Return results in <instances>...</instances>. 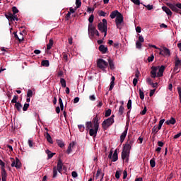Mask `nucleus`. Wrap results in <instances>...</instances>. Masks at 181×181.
Segmentation results:
<instances>
[{
	"label": "nucleus",
	"mask_w": 181,
	"mask_h": 181,
	"mask_svg": "<svg viewBox=\"0 0 181 181\" xmlns=\"http://www.w3.org/2000/svg\"><path fill=\"white\" fill-rule=\"evenodd\" d=\"M110 17L111 19H115V23H116V27L117 29H122L124 26V16L121 13H119L117 10L113 11L111 12Z\"/></svg>",
	"instance_id": "obj_1"
},
{
	"label": "nucleus",
	"mask_w": 181,
	"mask_h": 181,
	"mask_svg": "<svg viewBox=\"0 0 181 181\" xmlns=\"http://www.w3.org/2000/svg\"><path fill=\"white\" fill-rule=\"evenodd\" d=\"M86 131H89V135L95 138L97 136V132H98V127H94L93 122H86Z\"/></svg>",
	"instance_id": "obj_2"
},
{
	"label": "nucleus",
	"mask_w": 181,
	"mask_h": 181,
	"mask_svg": "<svg viewBox=\"0 0 181 181\" xmlns=\"http://www.w3.org/2000/svg\"><path fill=\"white\" fill-rule=\"evenodd\" d=\"M167 6H168L173 12H175L176 13H180L181 12L180 10L181 9V3H177L176 4L168 3Z\"/></svg>",
	"instance_id": "obj_3"
},
{
	"label": "nucleus",
	"mask_w": 181,
	"mask_h": 181,
	"mask_svg": "<svg viewBox=\"0 0 181 181\" xmlns=\"http://www.w3.org/2000/svg\"><path fill=\"white\" fill-rule=\"evenodd\" d=\"M97 66L99 69H100V70L105 71V69L108 67V62L103 59H99L97 61Z\"/></svg>",
	"instance_id": "obj_4"
},
{
	"label": "nucleus",
	"mask_w": 181,
	"mask_h": 181,
	"mask_svg": "<svg viewBox=\"0 0 181 181\" xmlns=\"http://www.w3.org/2000/svg\"><path fill=\"white\" fill-rule=\"evenodd\" d=\"M114 124V119L107 118L105 120H104L102 123V127L103 129L105 131L109 128V127H111Z\"/></svg>",
	"instance_id": "obj_5"
},
{
	"label": "nucleus",
	"mask_w": 181,
	"mask_h": 181,
	"mask_svg": "<svg viewBox=\"0 0 181 181\" xmlns=\"http://www.w3.org/2000/svg\"><path fill=\"white\" fill-rule=\"evenodd\" d=\"M5 17L6 18V19H8V21H9V22H15V21L18 22V21H19V18H18V16H16V14H13L12 13L8 12L6 13Z\"/></svg>",
	"instance_id": "obj_6"
},
{
	"label": "nucleus",
	"mask_w": 181,
	"mask_h": 181,
	"mask_svg": "<svg viewBox=\"0 0 181 181\" xmlns=\"http://www.w3.org/2000/svg\"><path fill=\"white\" fill-rule=\"evenodd\" d=\"M5 17L6 18V19H8V21H9V22H15V21L18 22V21H19V18H18V16H16V14H13L12 13L8 12L6 13Z\"/></svg>",
	"instance_id": "obj_7"
},
{
	"label": "nucleus",
	"mask_w": 181,
	"mask_h": 181,
	"mask_svg": "<svg viewBox=\"0 0 181 181\" xmlns=\"http://www.w3.org/2000/svg\"><path fill=\"white\" fill-rule=\"evenodd\" d=\"M11 160L12 161L11 163V166L12 168H16V169H21V168H22V163H21V160H19V158H16V160L15 159L11 158Z\"/></svg>",
	"instance_id": "obj_8"
},
{
	"label": "nucleus",
	"mask_w": 181,
	"mask_h": 181,
	"mask_svg": "<svg viewBox=\"0 0 181 181\" xmlns=\"http://www.w3.org/2000/svg\"><path fill=\"white\" fill-rule=\"evenodd\" d=\"M109 159L112 160V162H117L118 160V152L117 150L115 151L112 154V151H110L108 155Z\"/></svg>",
	"instance_id": "obj_9"
},
{
	"label": "nucleus",
	"mask_w": 181,
	"mask_h": 181,
	"mask_svg": "<svg viewBox=\"0 0 181 181\" xmlns=\"http://www.w3.org/2000/svg\"><path fill=\"white\" fill-rule=\"evenodd\" d=\"M107 28L108 27H105V25H103L102 22H100L98 24V30H100V32H101V33H104V37H105V36H107Z\"/></svg>",
	"instance_id": "obj_10"
},
{
	"label": "nucleus",
	"mask_w": 181,
	"mask_h": 181,
	"mask_svg": "<svg viewBox=\"0 0 181 181\" xmlns=\"http://www.w3.org/2000/svg\"><path fill=\"white\" fill-rule=\"evenodd\" d=\"M100 119H101V116L96 115V116L93 118V119L92 121V124H93V127L100 128V122H98V121H100Z\"/></svg>",
	"instance_id": "obj_11"
},
{
	"label": "nucleus",
	"mask_w": 181,
	"mask_h": 181,
	"mask_svg": "<svg viewBox=\"0 0 181 181\" xmlns=\"http://www.w3.org/2000/svg\"><path fill=\"white\" fill-rule=\"evenodd\" d=\"M158 69H159V66L151 67V74L152 78H156V77H158V74H156V71H158Z\"/></svg>",
	"instance_id": "obj_12"
},
{
	"label": "nucleus",
	"mask_w": 181,
	"mask_h": 181,
	"mask_svg": "<svg viewBox=\"0 0 181 181\" xmlns=\"http://www.w3.org/2000/svg\"><path fill=\"white\" fill-rule=\"evenodd\" d=\"M179 67L181 68V60L177 59L175 62V67L173 71H176V73H179Z\"/></svg>",
	"instance_id": "obj_13"
},
{
	"label": "nucleus",
	"mask_w": 181,
	"mask_h": 181,
	"mask_svg": "<svg viewBox=\"0 0 181 181\" xmlns=\"http://www.w3.org/2000/svg\"><path fill=\"white\" fill-rule=\"evenodd\" d=\"M165 69H166V66L164 65L159 66L158 72L157 73V77H163V72L165 71Z\"/></svg>",
	"instance_id": "obj_14"
},
{
	"label": "nucleus",
	"mask_w": 181,
	"mask_h": 181,
	"mask_svg": "<svg viewBox=\"0 0 181 181\" xmlns=\"http://www.w3.org/2000/svg\"><path fill=\"white\" fill-rule=\"evenodd\" d=\"M57 170H58L59 173H62L63 171V161L62 159H59L57 165Z\"/></svg>",
	"instance_id": "obj_15"
},
{
	"label": "nucleus",
	"mask_w": 181,
	"mask_h": 181,
	"mask_svg": "<svg viewBox=\"0 0 181 181\" xmlns=\"http://www.w3.org/2000/svg\"><path fill=\"white\" fill-rule=\"evenodd\" d=\"M127 134H128V127H126L125 130L122 133L120 136L121 144H122V142H124L125 140V138H127Z\"/></svg>",
	"instance_id": "obj_16"
},
{
	"label": "nucleus",
	"mask_w": 181,
	"mask_h": 181,
	"mask_svg": "<svg viewBox=\"0 0 181 181\" xmlns=\"http://www.w3.org/2000/svg\"><path fill=\"white\" fill-rule=\"evenodd\" d=\"M122 159L125 160V162L128 163L129 160V153H124L122 151Z\"/></svg>",
	"instance_id": "obj_17"
},
{
	"label": "nucleus",
	"mask_w": 181,
	"mask_h": 181,
	"mask_svg": "<svg viewBox=\"0 0 181 181\" xmlns=\"http://www.w3.org/2000/svg\"><path fill=\"white\" fill-rule=\"evenodd\" d=\"M99 50L103 53V54H105L108 52V47H105L104 45H101L99 46Z\"/></svg>",
	"instance_id": "obj_18"
},
{
	"label": "nucleus",
	"mask_w": 181,
	"mask_h": 181,
	"mask_svg": "<svg viewBox=\"0 0 181 181\" xmlns=\"http://www.w3.org/2000/svg\"><path fill=\"white\" fill-rule=\"evenodd\" d=\"M122 152H124L126 153H130L131 146L128 144H124L122 148Z\"/></svg>",
	"instance_id": "obj_19"
},
{
	"label": "nucleus",
	"mask_w": 181,
	"mask_h": 181,
	"mask_svg": "<svg viewBox=\"0 0 181 181\" xmlns=\"http://www.w3.org/2000/svg\"><path fill=\"white\" fill-rule=\"evenodd\" d=\"M162 9L164 12H165V13L168 16H172V11H170V9L169 8H168L167 6H163Z\"/></svg>",
	"instance_id": "obj_20"
},
{
	"label": "nucleus",
	"mask_w": 181,
	"mask_h": 181,
	"mask_svg": "<svg viewBox=\"0 0 181 181\" xmlns=\"http://www.w3.org/2000/svg\"><path fill=\"white\" fill-rule=\"evenodd\" d=\"M165 124L167 125H175L176 124V119H175L174 117H171L170 119L165 122Z\"/></svg>",
	"instance_id": "obj_21"
},
{
	"label": "nucleus",
	"mask_w": 181,
	"mask_h": 181,
	"mask_svg": "<svg viewBox=\"0 0 181 181\" xmlns=\"http://www.w3.org/2000/svg\"><path fill=\"white\" fill-rule=\"evenodd\" d=\"M107 61L110 70H114V69H115V66L114 65V61H112V59H111V58L110 57L107 59Z\"/></svg>",
	"instance_id": "obj_22"
},
{
	"label": "nucleus",
	"mask_w": 181,
	"mask_h": 181,
	"mask_svg": "<svg viewBox=\"0 0 181 181\" xmlns=\"http://www.w3.org/2000/svg\"><path fill=\"white\" fill-rule=\"evenodd\" d=\"M45 153L47 155V159H52L54 155H56V153H52L50 150L47 149L45 151Z\"/></svg>",
	"instance_id": "obj_23"
},
{
	"label": "nucleus",
	"mask_w": 181,
	"mask_h": 181,
	"mask_svg": "<svg viewBox=\"0 0 181 181\" xmlns=\"http://www.w3.org/2000/svg\"><path fill=\"white\" fill-rule=\"evenodd\" d=\"M163 52L164 53V56H170V50L165 47H163Z\"/></svg>",
	"instance_id": "obj_24"
},
{
	"label": "nucleus",
	"mask_w": 181,
	"mask_h": 181,
	"mask_svg": "<svg viewBox=\"0 0 181 181\" xmlns=\"http://www.w3.org/2000/svg\"><path fill=\"white\" fill-rule=\"evenodd\" d=\"M46 139L49 144H53V139H52V136H50L49 132L46 133Z\"/></svg>",
	"instance_id": "obj_25"
},
{
	"label": "nucleus",
	"mask_w": 181,
	"mask_h": 181,
	"mask_svg": "<svg viewBox=\"0 0 181 181\" xmlns=\"http://www.w3.org/2000/svg\"><path fill=\"white\" fill-rule=\"evenodd\" d=\"M14 107L15 108H16L18 112H21V110H22V104L21 103L18 102L17 103H15Z\"/></svg>",
	"instance_id": "obj_26"
},
{
	"label": "nucleus",
	"mask_w": 181,
	"mask_h": 181,
	"mask_svg": "<svg viewBox=\"0 0 181 181\" xmlns=\"http://www.w3.org/2000/svg\"><path fill=\"white\" fill-rule=\"evenodd\" d=\"M53 40L50 39L49 40V42L47 45V50H50V49H52V47H53Z\"/></svg>",
	"instance_id": "obj_27"
},
{
	"label": "nucleus",
	"mask_w": 181,
	"mask_h": 181,
	"mask_svg": "<svg viewBox=\"0 0 181 181\" xmlns=\"http://www.w3.org/2000/svg\"><path fill=\"white\" fill-rule=\"evenodd\" d=\"M75 144L74 142H72L71 144H69V146H68V148L66 150V153L69 154L71 153V146H74Z\"/></svg>",
	"instance_id": "obj_28"
},
{
	"label": "nucleus",
	"mask_w": 181,
	"mask_h": 181,
	"mask_svg": "<svg viewBox=\"0 0 181 181\" xmlns=\"http://www.w3.org/2000/svg\"><path fill=\"white\" fill-rule=\"evenodd\" d=\"M91 35L94 36V35H96V36H100V33H98V30L95 28H91Z\"/></svg>",
	"instance_id": "obj_29"
},
{
	"label": "nucleus",
	"mask_w": 181,
	"mask_h": 181,
	"mask_svg": "<svg viewBox=\"0 0 181 181\" xmlns=\"http://www.w3.org/2000/svg\"><path fill=\"white\" fill-rule=\"evenodd\" d=\"M41 64L44 67H49V66L50 65L49 60H42Z\"/></svg>",
	"instance_id": "obj_30"
},
{
	"label": "nucleus",
	"mask_w": 181,
	"mask_h": 181,
	"mask_svg": "<svg viewBox=\"0 0 181 181\" xmlns=\"http://www.w3.org/2000/svg\"><path fill=\"white\" fill-rule=\"evenodd\" d=\"M18 100H19V97L18 95H14L11 100L12 104H16V103H19V102H18Z\"/></svg>",
	"instance_id": "obj_31"
},
{
	"label": "nucleus",
	"mask_w": 181,
	"mask_h": 181,
	"mask_svg": "<svg viewBox=\"0 0 181 181\" xmlns=\"http://www.w3.org/2000/svg\"><path fill=\"white\" fill-rule=\"evenodd\" d=\"M57 144L59 148H64V142L62 140H57Z\"/></svg>",
	"instance_id": "obj_32"
},
{
	"label": "nucleus",
	"mask_w": 181,
	"mask_h": 181,
	"mask_svg": "<svg viewBox=\"0 0 181 181\" xmlns=\"http://www.w3.org/2000/svg\"><path fill=\"white\" fill-rule=\"evenodd\" d=\"M60 83L62 87H63L64 88H66V80L63 78H60Z\"/></svg>",
	"instance_id": "obj_33"
},
{
	"label": "nucleus",
	"mask_w": 181,
	"mask_h": 181,
	"mask_svg": "<svg viewBox=\"0 0 181 181\" xmlns=\"http://www.w3.org/2000/svg\"><path fill=\"white\" fill-rule=\"evenodd\" d=\"M59 104L61 108V111H63V110H64V105H63V100H62V98H59Z\"/></svg>",
	"instance_id": "obj_34"
},
{
	"label": "nucleus",
	"mask_w": 181,
	"mask_h": 181,
	"mask_svg": "<svg viewBox=\"0 0 181 181\" xmlns=\"http://www.w3.org/2000/svg\"><path fill=\"white\" fill-rule=\"evenodd\" d=\"M125 145H128L130 148H132V145H134V140L133 139H128Z\"/></svg>",
	"instance_id": "obj_35"
},
{
	"label": "nucleus",
	"mask_w": 181,
	"mask_h": 181,
	"mask_svg": "<svg viewBox=\"0 0 181 181\" xmlns=\"http://www.w3.org/2000/svg\"><path fill=\"white\" fill-rule=\"evenodd\" d=\"M8 176V174L6 173V170L5 168H2L1 170V177L6 178Z\"/></svg>",
	"instance_id": "obj_36"
},
{
	"label": "nucleus",
	"mask_w": 181,
	"mask_h": 181,
	"mask_svg": "<svg viewBox=\"0 0 181 181\" xmlns=\"http://www.w3.org/2000/svg\"><path fill=\"white\" fill-rule=\"evenodd\" d=\"M31 97H33V91L30 89H28L27 91V98H30Z\"/></svg>",
	"instance_id": "obj_37"
},
{
	"label": "nucleus",
	"mask_w": 181,
	"mask_h": 181,
	"mask_svg": "<svg viewBox=\"0 0 181 181\" xmlns=\"http://www.w3.org/2000/svg\"><path fill=\"white\" fill-rule=\"evenodd\" d=\"M150 166L151 168H155V166H156V162H155V158H152L151 160H150Z\"/></svg>",
	"instance_id": "obj_38"
},
{
	"label": "nucleus",
	"mask_w": 181,
	"mask_h": 181,
	"mask_svg": "<svg viewBox=\"0 0 181 181\" xmlns=\"http://www.w3.org/2000/svg\"><path fill=\"white\" fill-rule=\"evenodd\" d=\"M12 12H13V15H16V13L19 12V10H18V8H16V6H13Z\"/></svg>",
	"instance_id": "obj_39"
},
{
	"label": "nucleus",
	"mask_w": 181,
	"mask_h": 181,
	"mask_svg": "<svg viewBox=\"0 0 181 181\" xmlns=\"http://www.w3.org/2000/svg\"><path fill=\"white\" fill-rule=\"evenodd\" d=\"M127 108L128 110H131L132 108V100L131 99H129L128 100Z\"/></svg>",
	"instance_id": "obj_40"
},
{
	"label": "nucleus",
	"mask_w": 181,
	"mask_h": 181,
	"mask_svg": "<svg viewBox=\"0 0 181 181\" xmlns=\"http://www.w3.org/2000/svg\"><path fill=\"white\" fill-rule=\"evenodd\" d=\"M124 110H125V108H124V106L121 105L119 108V115H122L124 114Z\"/></svg>",
	"instance_id": "obj_41"
},
{
	"label": "nucleus",
	"mask_w": 181,
	"mask_h": 181,
	"mask_svg": "<svg viewBox=\"0 0 181 181\" xmlns=\"http://www.w3.org/2000/svg\"><path fill=\"white\" fill-rule=\"evenodd\" d=\"M152 134H158V132H159V130L158 129V127L154 126L152 129Z\"/></svg>",
	"instance_id": "obj_42"
},
{
	"label": "nucleus",
	"mask_w": 181,
	"mask_h": 181,
	"mask_svg": "<svg viewBox=\"0 0 181 181\" xmlns=\"http://www.w3.org/2000/svg\"><path fill=\"white\" fill-rule=\"evenodd\" d=\"M142 42H139V41L136 42V49H142Z\"/></svg>",
	"instance_id": "obj_43"
},
{
	"label": "nucleus",
	"mask_w": 181,
	"mask_h": 181,
	"mask_svg": "<svg viewBox=\"0 0 181 181\" xmlns=\"http://www.w3.org/2000/svg\"><path fill=\"white\" fill-rule=\"evenodd\" d=\"M14 37H15L16 39H17L20 42H23V40H24L23 37H22L21 38H19V37L18 36V34H16V33H14Z\"/></svg>",
	"instance_id": "obj_44"
},
{
	"label": "nucleus",
	"mask_w": 181,
	"mask_h": 181,
	"mask_svg": "<svg viewBox=\"0 0 181 181\" xmlns=\"http://www.w3.org/2000/svg\"><path fill=\"white\" fill-rule=\"evenodd\" d=\"M139 95H140L141 100H144V98H145V95L144 94V91L141 89H139Z\"/></svg>",
	"instance_id": "obj_45"
},
{
	"label": "nucleus",
	"mask_w": 181,
	"mask_h": 181,
	"mask_svg": "<svg viewBox=\"0 0 181 181\" xmlns=\"http://www.w3.org/2000/svg\"><path fill=\"white\" fill-rule=\"evenodd\" d=\"M78 128L80 132H84V129H85L84 125L79 124V125H78Z\"/></svg>",
	"instance_id": "obj_46"
},
{
	"label": "nucleus",
	"mask_w": 181,
	"mask_h": 181,
	"mask_svg": "<svg viewBox=\"0 0 181 181\" xmlns=\"http://www.w3.org/2000/svg\"><path fill=\"white\" fill-rule=\"evenodd\" d=\"M155 59V57L153 54H151L150 57H148L147 60L148 63H151V62H153V59Z\"/></svg>",
	"instance_id": "obj_47"
},
{
	"label": "nucleus",
	"mask_w": 181,
	"mask_h": 181,
	"mask_svg": "<svg viewBox=\"0 0 181 181\" xmlns=\"http://www.w3.org/2000/svg\"><path fill=\"white\" fill-rule=\"evenodd\" d=\"M76 8H80V6H81V1L76 0Z\"/></svg>",
	"instance_id": "obj_48"
},
{
	"label": "nucleus",
	"mask_w": 181,
	"mask_h": 181,
	"mask_svg": "<svg viewBox=\"0 0 181 181\" xmlns=\"http://www.w3.org/2000/svg\"><path fill=\"white\" fill-rule=\"evenodd\" d=\"M95 29V27L93 25V24L90 23L88 25V32H90V33H91V29Z\"/></svg>",
	"instance_id": "obj_49"
},
{
	"label": "nucleus",
	"mask_w": 181,
	"mask_h": 181,
	"mask_svg": "<svg viewBox=\"0 0 181 181\" xmlns=\"http://www.w3.org/2000/svg\"><path fill=\"white\" fill-rule=\"evenodd\" d=\"M28 108H29V103H25L23 107V110L28 111Z\"/></svg>",
	"instance_id": "obj_50"
},
{
	"label": "nucleus",
	"mask_w": 181,
	"mask_h": 181,
	"mask_svg": "<svg viewBox=\"0 0 181 181\" xmlns=\"http://www.w3.org/2000/svg\"><path fill=\"white\" fill-rule=\"evenodd\" d=\"M110 115H111V109H108L107 110H106L105 117H110Z\"/></svg>",
	"instance_id": "obj_51"
},
{
	"label": "nucleus",
	"mask_w": 181,
	"mask_h": 181,
	"mask_svg": "<svg viewBox=\"0 0 181 181\" xmlns=\"http://www.w3.org/2000/svg\"><path fill=\"white\" fill-rule=\"evenodd\" d=\"M102 23H103V25H105V28H108V24H107V19H105V18H103V20H102Z\"/></svg>",
	"instance_id": "obj_52"
},
{
	"label": "nucleus",
	"mask_w": 181,
	"mask_h": 181,
	"mask_svg": "<svg viewBox=\"0 0 181 181\" xmlns=\"http://www.w3.org/2000/svg\"><path fill=\"white\" fill-rule=\"evenodd\" d=\"M57 176V170L56 167H54L53 168V177H56Z\"/></svg>",
	"instance_id": "obj_53"
},
{
	"label": "nucleus",
	"mask_w": 181,
	"mask_h": 181,
	"mask_svg": "<svg viewBox=\"0 0 181 181\" xmlns=\"http://www.w3.org/2000/svg\"><path fill=\"white\" fill-rule=\"evenodd\" d=\"M88 21L89 23H93V22H94V15L90 16Z\"/></svg>",
	"instance_id": "obj_54"
},
{
	"label": "nucleus",
	"mask_w": 181,
	"mask_h": 181,
	"mask_svg": "<svg viewBox=\"0 0 181 181\" xmlns=\"http://www.w3.org/2000/svg\"><path fill=\"white\" fill-rule=\"evenodd\" d=\"M28 145H29L30 148H33V145H35V144L33 143V141L29 139L28 140Z\"/></svg>",
	"instance_id": "obj_55"
},
{
	"label": "nucleus",
	"mask_w": 181,
	"mask_h": 181,
	"mask_svg": "<svg viewBox=\"0 0 181 181\" xmlns=\"http://www.w3.org/2000/svg\"><path fill=\"white\" fill-rule=\"evenodd\" d=\"M101 174V168H98L96 173V179H98V176H100V175Z\"/></svg>",
	"instance_id": "obj_56"
},
{
	"label": "nucleus",
	"mask_w": 181,
	"mask_h": 181,
	"mask_svg": "<svg viewBox=\"0 0 181 181\" xmlns=\"http://www.w3.org/2000/svg\"><path fill=\"white\" fill-rule=\"evenodd\" d=\"M145 6H146V8H147L148 11H152V9H153V5L148 4Z\"/></svg>",
	"instance_id": "obj_57"
},
{
	"label": "nucleus",
	"mask_w": 181,
	"mask_h": 181,
	"mask_svg": "<svg viewBox=\"0 0 181 181\" xmlns=\"http://www.w3.org/2000/svg\"><path fill=\"white\" fill-rule=\"evenodd\" d=\"M137 42H139L140 43H144V37H142V35H139V40Z\"/></svg>",
	"instance_id": "obj_58"
},
{
	"label": "nucleus",
	"mask_w": 181,
	"mask_h": 181,
	"mask_svg": "<svg viewBox=\"0 0 181 181\" xmlns=\"http://www.w3.org/2000/svg\"><path fill=\"white\" fill-rule=\"evenodd\" d=\"M0 166L1 167V170L5 169V163L2 160H0Z\"/></svg>",
	"instance_id": "obj_59"
},
{
	"label": "nucleus",
	"mask_w": 181,
	"mask_h": 181,
	"mask_svg": "<svg viewBox=\"0 0 181 181\" xmlns=\"http://www.w3.org/2000/svg\"><path fill=\"white\" fill-rule=\"evenodd\" d=\"M107 15V13L104 12L103 11H100L99 13V16H105Z\"/></svg>",
	"instance_id": "obj_60"
},
{
	"label": "nucleus",
	"mask_w": 181,
	"mask_h": 181,
	"mask_svg": "<svg viewBox=\"0 0 181 181\" xmlns=\"http://www.w3.org/2000/svg\"><path fill=\"white\" fill-rule=\"evenodd\" d=\"M139 75H140L139 71L136 69V74H135L136 78H139Z\"/></svg>",
	"instance_id": "obj_61"
},
{
	"label": "nucleus",
	"mask_w": 181,
	"mask_h": 181,
	"mask_svg": "<svg viewBox=\"0 0 181 181\" xmlns=\"http://www.w3.org/2000/svg\"><path fill=\"white\" fill-rule=\"evenodd\" d=\"M120 173H119V171H116V173H115V177L116 179H119V176H120Z\"/></svg>",
	"instance_id": "obj_62"
},
{
	"label": "nucleus",
	"mask_w": 181,
	"mask_h": 181,
	"mask_svg": "<svg viewBox=\"0 0 181 181\" xmlns=\"http://www.w3.org/2000/svg\"><path fill=\"white\" fill-rule=\"evenodd\" d=\"M71 175H72V177H77V176H78L77 174V172H76V171H73L71 173Z\"/></svg>",
	"instance_id": "obj_63"
},
{
	"label": "nucleus",
	"mask_w": 181,
	"mask_h": 181,
	"mask_svg": "<svg viewBox=\"0 0 181 181\" xmlns=\"http://www.w3.org/2000/svg\"><path fill=\"white\" fill-rule=\"evenodd\" d=\"M177 91H178V94L180 95V100L181 101V88L180 87L177 88Z\"/></svg>",
	"instance_id": "obj_64"
}]
</instances>
